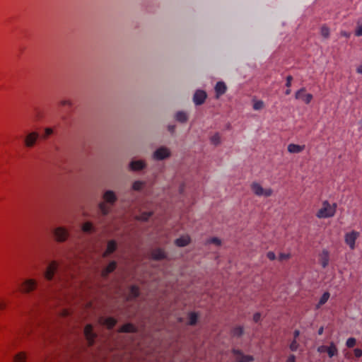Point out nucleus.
Listing matches in <instances>:
<instances>
[{"label": "nucleus", "instance_id": "f257e3e1", "mask_svg": "<svg viewBox=\"0 0 362 362\" xmlns=\"http://www.w3.org/2000/svg\"><path fill=\"white\" fill-rule=\"evenodd\" d=\"M337 204H330L328 201L322 202V206L316 213L318 218H328L333 217L337 211Z\"/></svg>", "mask_w": 362, "mask_h": 362}, {"label": "nucleus", "instance_id": "f03ea898", "mask_svg": "<svg viewBox=\"0 0 362 362\" xmlns=\"http://www.w3.org/2000/svg\"><path fill=\"white\" fill-rule=\"evenodd\" d=\"M104 202L99 205V209L103 214H107L110 211V206L107 204H112L116 201V197L113 192L107 191L103 196Z\"/></svg>", "mask_w": 362, "mask_h": 362}, {"label": "nucleus", "instance_id": "7ed1b4c3", "mask_svg": "<svg viewBox=\"0 0 362 362\" xmlns=\"http://www.w3.org/2000/svg\"><path fill=\"white\" fill-rule=\"evenodd\" d=\"M37 286V282L34 279H26L20 285L19 289L23 294L30 293L34 291Z\"/></svg>", "mask_w": 362, "mask_h": 362}, {"label": "nucleus", "instance_id": "20e7f679", "mask_svg": "<svg viewBox=\"0 0 362 362\" xmlns=\"http://www.w3.org/2000/svg\"><path fill=\"white\" fill-rule=\"evenodd\" d=\"M360 233L356 230L347 232L344 235V242L349 247L350 250L356 248V241L359 238Z\"/></svg>", "mask_w": 362, "mask_h": 362}, {"label": "nucleus", "instance_id": "39448f33", "mask_svg": "<svg viewBox=\"0 0 362 362\" xmlns=\"http://www.w3.org/2000/svg\"><path fill=\"white\" fill-rule=\"evenodd\" d=\"M251 189H252V192L257 196H259V197L263 196V197H270L273 193V190L271 188L264 189L261 186V185H259L257 182H253L251 185Z\"/></svg>", "mask_w": 362, "mask_h": 362}, {"label": "nucleus", "instance_id": "423d86ee", "mask_svg": "<svg viewBox=\"0 0 362 362\" xmlns=\"http://www.w3.org/2000/svg\"><path fill=\"white\" fill-rule=\"evenodd\" d=\"M57 269H58L57 262L54 261V260L52 261L46 268V270H45V274H44L45 278L48 281H51L53 279Z\"/></svg>", "mask_w": 362, "mask_h": 362}, {"label": "nucleus", "instance_id": "0eeeda50", "mask_svg": "<svg viewBox=\"0 0 362 362\" xmlns=\"http://www.w3.org/2000/svg\"><path fill=\"white\" fill-rule=\"evenodd\" d=\"M295 97L297 100H303L305 104H309L313 98L312 94L306 93V90L304 88L298 90L296 93Z\"/></svg>", "mask_w": 362, "mask_h": 362}, {"label": "nucleus", "instance_id": "6e6552de", "mask_svg": "<svg viewBox=\"0 0 362 362\" xmlns=\"http://www.w3.org/2000/svg\"><path fill=\"white\" fill-rule=\"evenodd\" d=\"M38 134L35 132L29 133L24 140L25 146L28 148L33 147L38 139Z\"/></svg>", "mask_w": 362, "mask_h": 362}, {"label": "nucleus", "instance_id": "1a4fd4ad", "mask_svg": "<svg viewBox=\"0 0 362 362\" xmlns=\"http://www.w3.org/2000/svg\"><path fill=\"white\" fill-rule=\"evenodd\" d=\"M318 260L322 267L325 268L329 264V252L326 249L322 250V252L319 254Z\"/></svg>", "mask_w": 362, "mask_h": 362}, {"label": "nucleus", "instance_id": "9d476101", "mask_svg": "<svg viewBox=\"0 0 362 362\" xmlns=\"http://www.w3.org/2000/svg\"><path fill=\"white\" fill-rule=\"evenodd\" d=\"M206 98V93L204 90H198L195 92L193 101L197 105L203 104Z\"/></svg>", "mask_w": 362, "mask_h": 362}, {"label": "nucleus", "instance_id": "9b49d317", "mask_svg": "<svg viewBox=\"0 0 362 362\" xmlns=\"http://www.w3.org/2000/svg\"><path fill=\"white\" fill-rule=\"evenodd\" d=\"M54 235L57 241H64L68 236V232L62 227L57 228L54 231Z\"/></svg>", "mask_w": 362, "mask_h": 362}, {"label": "nucleus", "instance_id": "f8f14e48", "mask_svg": "<svg viewBox=\"0 0 362 362\" xmlns=\"http://www.w3.org/2000/svg\"><path fill=\"white\" fill-rule=\"evenodd\" d=\"M170 156V151L167 148L161 147L157 149L153 154V157L156 160H163Z\"/></svg>", "mask_w": 362, "mask_h": 362}, {"label": "nucleus", "instance_id": "ddd939ff", "mask_svg": "<svg viewBox=\"0 0 362 362\" xmlns=\"http://www.w3.org/2000/svg\"><path fill=\"white\" fill-rule=\"evenodd\" d=\"M84 334L90 345H92L94 342L95 335L93 332V326L91 325H87L84 328Z\"/></svg>", "mask_w": 362, "mask_h": 362}, {"label": "nucleus", "instance_id": "4468645a", "mask_svg": "<svg viewBox=\"0 0 362 362\" xmlns=\"http://www.w3.org/2000/svg\"><path fill=\"white\" fill-rule=\"evenodd\" d=\"M227 87L224 82L219 81L215 86L216 97L218 98L221 95H223L226 91Z\"/></svg>", "mask_w": 362, "mask_h": 362}, {"label": "nucleus", "instance_id": "2eb2a0df", "mask_svg": "<svg viewBox=\"0 0 362 362\" xmlns=\"http://www.w3.org/2000/svg\"><path fill=\"white\" fill-rule=\"evenodd\" d=\"M305 145H298L295 144H290L288 146V151L291 153H299L305 149Z\"/></svg>", "mask_w": 362, "mask_h": 362}, {"label": "nucleus", "instance_id": "dca6fc26", "mask_svg": "<svg viewBox=\"0 0 362 362\" xmlns=\"http://www.w3.org/2000/svg\"><path fill=\"white\" fill-rule=\"evenodd\" d=\"M100 322L106 326L108 329H112L117 323V320L113 317H101Z\"/></svg>", "mask_w": 362, "mask_h": 362}, {"label": "nucleus", "instance_id": "f3484780", "mask_svg": "<svg viewBox=\"0 0 362 362\" xmlns=\"http://www.w3.org/2000/svg\"><path fill=\"white\" fill-rule=\"evenodd\" d=\"M234 355L238 362H249L253 360L252 356H244L241 352L238 351H234Z\"/></svg>", "mask_w": 362, "mask_h": 362}, {"label": "nucleus", "instance_id": "a211bd4d", "mask_svg": "<svg viewBox=\"0 0 362 362\" xmlns=\"http://www.w3.org/2000/svg\"><path fill=\"white\" fill-rule=\"evenodd\" d=\"M117 249V243L115 240H110L107 243V249L103 254L104 257H107L115 252Z\"/></svg>", "mask_w": 362, "mask_h": 362}, {"label": "nucleus", "instance_id": "6ab92c4d", "mask_svg": "<svg viewBox=\"0 0 362 362\" xmlns=\"http://www.w3.org/2000/svg\"><path fill=\"white\" fill-rule=\"evenodd\" d=\"M151 257L153 259H162L165 257V252L161 249H156L151 252Z\"/></svg>", "mask_w": 362, "mask_h": 362}, {"label": "nucleus", "instance_id": "aec40b11", "mask_svg": "<svg viewBox=\"0 0 362 362\" xmlns=\"http://www.w3.org/2000/svg\"><path fill=\"white\" fill-rule=\"evenodd\" d=\"M116 262L115 261L110 262L108 265L103 270L102 275L103 276H107L110 273L112 272L116 269Z\"/></svg>", "mask_w": 362, "mask_h": 362}, {"label": "nucleus", "instance_id": "412c9836", "mask_svg": "<svg viewBox=\"0 0 362 362\" xmlns=\"http://www.w3.org/2000/svg\"><path fill=\"white\" fill-rule=\"evenodd\" d=\"M145 167V163L143 160H134L130 163V168L132 170H139Z\"/></svg>", "mask_w": 362, "mask_h": 362}, {"label": "nucleus", "instance_id": "4be33fe9", "mask_svg": "<svg viewBox=\"0 0 362 362\" xmlns=\"http://www.w3.org/2000/svg\"><path fill=\"white\" fill-rule=\"evenodd\" d=\"M190 238L188 235L182 236L175 240V244L179 247H184L189 244Z\"/></svg>", "mask_w": 362, "mask_h": 362}, {"label": "nucleus", "instance_id": "5701e85b", "mask_svg": "<svg viewBox=\"0 0 362 362\" xmlns=\"http://www.w3.org/2000/svg\"><path fill=\"white\" fill-rule=\"evenodd\" d=\"M119 332H136V327L131 323H127L123 325L119 329Z\"/></svg>", "mask_w": 362, "mask_h": 362}, {"label": "nucleus", "instance_id": "b1692460", "mask_svg": "<svg viewBox=\"0 0 362 362\" xmlns=\"http://www.w3.org/2000/svg\"><path fill=\"white\" fill-rule=\"evenodd\" d=\"M327 353L330 358L334 356L337 355L338 350H337V346H335V344L333 342H332L330 344V345L328 346Z\"/></svg>", "mask_w": 362, "mask_h": 362}, {"label": "nucleus", "instance_id": "393cba45", "mask_svg": "<svg viewBox=\"0 0 362 362\" xmlns=\"http://www.w3.org/2000/svg\"><path fill=\"white\" fill-rule=\"evenodd\" d=\"M330 296L329 292H325L323 295L321 296L318 304L317 305V308H320L322 305L327 302Z\"/></svg>", "mask_w": 362, "mask_h": 362}, {"label": "nucleus", "instance_id": "a878e982", "mask_svg": "<svg viewBox=\"0 0 362 362\" xmlns=\"http://www.w3.org/2000/svg\"><path fill=\"white\" fill-rule=\"evenodd\" d=\"M175 118L179 122H185L187 120V115L184 112H178L175 115Z\"/></svg>", "mask_w": 362, "mask_h": 362}, {"label": "nucleus", "instance_id": "bb28decb", "mask_svg": "<svg viewBox=\"0 0 362 362\" xmlns=\"http://www.w3.org/2000/svg\"><path fill=\"white\" fill-rule=\"evenodd\" d=\"M26 356L24 352H20L14 357V362H25Z\"/></svg>", "mask_w": 362, "mask_h": 362}, {"label": "nucleus", "instance_id": "cd10ccee", "mask_svg": "<svg viewBox=\"0 0 362 362\" xmlns=\"http://www.w3.org/2000/svg\"><path fill=\"white\" fill-rule=\"evenodd\" d=\"M329 28L327 25H322L320 28V34L325 38L329 36Z\"/></svg>", "mask_w": 362, "mask_h": 362}, {"label": "nucleus", "instance_id": "c85d7f7f", "mask_svg": "<svg viewBox=\"0 0 362 362\" xmlns=\"http://www.w3.org/2000/svg\"><path fill=\"white\" fill-rule=\"evenodd\" d=\"M130 291L129 295H130V296H131L132 298H136V297H137V296H139V288H138L137 286H131V288H130V291Z\"/></svg>", "mask_w": 362, "mask_h": 362}, {"label": "nucleus", "instance_id": "c756f323", "mask_svg": "<svg viewBox=\"0 0 362 362\" xmlns=\"http://www.w3.org/2000/svg\"><path fill=\"white\" fill-rule=\"evenodd\" d=\"M264 106V104L262 100H255L253 103V109L255 110H259L262 109Z\"/></svg>", "mask_w": 362, "mask_h": 362}, {"label": "nucleus", "instance_id": "7c9ffc66", "mask_svg": "<svg viewBox=\"0 0 362 362\" xmlns=\"http://www.w3.org/2000/svg\"><path fill=\"white\" fill-rule=\"evenodd\" d=\"M197 321V315L195 313H191L189 315V324L195 325Z\"/></svg>", "mask_w": 362, "mask_h": 362}, {"label": "nucleus", "instance_id": "2f4dec72", "mask_svg": "<svg viewBox=\"0 0 362 362\" xmlns=\"http://www.w3.org/2000/svg\"><path fill=\"white\" fill-rule=\"evenodd\" d=\"M211 142L214 145H218L221 142V136L218 134H215L211 137Z\"/></svg>", "mask_w": 362, "mask_h": 362}, {"label": "nucleus", "instance_id": "473e14b6", "mask_svg": "<svg viewBox=\"0 0 362 362\" xmlns=\"http://www.w3.org/2000/svg\"><path fill=\"white\" fill-rule=\"evenodd\" d=\"M93 225L90 222H86L83 224L82 229L84 232H90L93 230Z\"/></svg>", "mask_w": 362, "mask_h": 362}, {"label": "nucleus", "instance_id": "72a5a7b5", "mask_svg": "<svg viewBox=\"0 0 362 362\" xmlns=\"http://www.w3.org/2000/svg\"><path fill=\"white\" fill-rule=\"evenodd\" d=\"M356 340L354 337H350L347 339L346 345L348 348H352L356 345Z\"/></svg>", "mask_w": 362, "mask_h": 362}, {"label": "nucleus", "instance_id": "f704fd0d", "mask_svg": "<svg viewBox=\"0 0 362 362\" xmlns=\"http://www.w3.org/2000/svg\"><path fill=\"white\" fill-rule=\"evenodd\" d=\"M143 185H144V183L142 182L136 181L134 182V184L132 185V188L134 190H139L143 187Z\"/></svg>", "mask_w": 362, "mask_h": 362}, {"label": "nucleus", "instance_id": "c9c22d12", "mask_svg": "<svg viewBox=\"0 0 362 362\" xmlns=\"http://www.w3.org/2000/svg\"><path fill=\"white\" fill-rule=\"evenodd\" d=\"M151 216V213L150 212H145L141 214L138 218L142 221H146L149 218V217Z\"/></svg>", "mask_w": 362, "mask_h": 362}, {"label": "nucleus", "instance_id": "e433bc0d", "mask_svg": "<svg viewBox=\"0 0 362 362\" xmlns=\"http://www.w3.org/2000/svg\"><path fill=\"white\" fill-rule=\"evenodd\" d=\"M7 303L5 300L0 298V311H3L7 308Z\"/></svg>", "mask_w": 362, "mask_h": 362}, {"label": "nucleus", "instance_id": "4c0bfd02", "mask_svg": "<svg viewBox=\"0 0 362 362\" xmlns=\"http://www.w3.org/2000/svg\"><path fill=\"white\" fill-rule=\"evenodd\" d=\"M243 328L241 327H235L233 332L234 335L240 336L243 334Z\"/></svg>", "mask_w": 362, "mask_h": 362}, {"label": "nucleus", "instance_id": "58836bf2", "mask_svg": "<svg viewBox=\"0 0 362 362\" xmlns=\"http://www.w3.org/2000/svg\"><path fill=\"white\" fill-rule=\"evenodd\" d=\"M298 347V344L296 339H294L291 344H290V349L291 351H296Z\"/></svg>", "mask_w": 362, "mask_h": 362}, {"label": "nucleus", "instance_id": "ea45409f", "mask_svg": "<svg viewBox=\"0 0 362 362\" xmlns=\"http://www.w3.org/2000/svg\"><path fill=\"white\" fill-rule=\"evenodd\" d=\"M355 35L358 37L362 36V23L357 26L355 30Z\"/></svg>", "mask_w": 362, "mask_h": 362}, {"label": "nucleus", "instance_id": "a19ab883", "mask_svg": "<svg viewBox=\"0 0 362 362\" xmlns=\"http://www.w3.org/2000/svg\"><path fill=\"white\" fill-rule=\"evenodd\" d=\"M209 243L219 245L221 244V240L217 238H213L209 240Z\"/></svg>", "mask_w": 362, "mask_h": 362}, {"label": "nucleus", "instance_id": "79ce46f5", "mask_svg": "<svg viewBox=\"0 0 362 362\" xmlns=\"http://www.w3.org/2000/svg\"><path fill=\"white\" fill-rule=\"evenodd\" d=\"M293 81V77L291 76H288L286 77V86L287 88H290L291 86V82Z\"/></svg>", "mask_w": 362, "mask_h": 362}, {"label": "nucleus", "instance_id": "37998d69", "mask_svg": "<svg viewBox=\"0 0 362 362\" xmlns=\"http://www.w3.org/2000/svg\"><path fill=\"white\" fill-rule=\"evenodd\" d=\"M267 257L268 259H269L270 260H274L276 259V255L274 252H267Z\"/></svg>", "mask_w": 362, "mask_h": 362}, {"label": "nucleus", "instance_id": "c03bdc74", "mask_svg": "<svg viewBox=\"0 0 362 362\" xmlns=\"http://www.w3.org/2000/svg\"><path fill=\"white\" fill-rule=\"evenodd\" d=\"M354 355L356 358H360L362 356V350L361 349H354Z\"/></svg>", "mask_w": 362, "mask_h": 362}, {"label": "nucleus", "instance_id": "a18cd8bd", "mask_svg": "<svg viewBox=\"0 0 362 362\" xmlns=\"http://www.w3.org/2000/svg\"><path fill=\"white\" fill-rule=\"evenodd\" d=\"M60 105L62 106H65V105H68V106H71V100H63L60 102Z\"/></svg>", "mask_w": 362, "mask_h": 362}, {"label": "nucleus", "instance_id": "49530a36", "mask_svg": "<svg viewBox=\"0 0 362 362\" xmlns=\"http://www.w3.org/2000/svg\"><path fill=\"white\" fill-rule=\"evenodd\" d=\"M289 258H290V255L289 254L281 253L279 255V259L280 260L288 259Z\"/></svg>", "mask_w": 362, "mask_h": 362}, {"label": "nucleus", "instance_id": "de8ad7c7", "mask_svg": "<svg viewBox=\"0 0 362 362\" xmlns=\"http://www.w3.org/2000/svg\"><path fill=\"white\" fill-rule=\"evenodd\" d=\"M327 348H328V346H324V345L320 346L317 348V351L320 353L327 352Z\"/></svg>", "mask_w": 362, "mask_h": 362}, {"label": "nucleus", "instance_id": "09e8293b", "mask_svg": "<svg viewBox=\"0 0 362 362\" xmlns=\"http://www.w3.org/2000/svg\"><path fill=\"white\" fill-rule=\"evenodd\" d=\"M53 132V130L52 128H46L45 129V137H47L49 136V135H51Z\"/></svg>", "mask_w": 362, "mask_h": 362}, {"label": "nucleus", "instance_id": "8fccbe9b", "mask_svg": "<svg viewBox=\"0 0 362 362\" xmlns=\"http://www.w3.org/2000/svg\"><path fill=\"white\" fill-rule=\"evenodd\" d=\"M260 319V314L259 313H255L253 316V320L255 322H257Z\"/></svg>", "mask_w": 362, "mask_h": 362}, {"label": "nucleus", "instance_id": "3c124183", "mask_svg": "<svg viewBox=\"0 0 362 362\" xmlns=\"http://www.w3.org/2000/svg\"><path fill=\"white\" fill-rule=\"evenodd\" d=\"M296 358L293 355H291L286 360V362H295Z\"/></svg>", "mask_w": 362, "mask_h": 362}, {"label": "nucleus", "instance_id": "603ef678", "mask_svg": "<svg viewBox=\"0 0 362 362\" xmlns=\"http://www.w3.org/2000/svg\"><path fill=\"white\" fill-rule=\"evenodd\" d=\"M340 34L341 36L347 37V38L350 37V33H349L346 31H341Z\"/></svg>", "mask_w": 362, "mask_h": 362}, {"label": "nucleus", "instance_id": "864d4df0", "mask_svg": "<svg viewBox=\"0 0 362 362\" xmlns=\"http://www.w3.org/2000/svg\"><path fill=\"white\" fill-rule=\"evenodd\" d=\"M356 72L358 74H362V62L357 66Z\"/></svg>", "mask_w": 362, "mask_h": 362}, {"label": "nucleus", "instance_id": "5fc2aeb1", "mask_svg": "<svg viewBox=\"0 0 362 362\" xmlns=\"http://www.w3.org/2000/svg\"><path fill=\"white\" fill-rule=\"evenodd\" d=\"M299 334H300V332L298 330H296L294 332V338H295V339L299 336Z\"/></svg>", "mask_w": 362, "mask_h": 362}, {"label": "nucleus", "instance_id": "6e6d98bb", "mask_svg": "<svg viewBox=\"0 0 362 362\" xmlns=\"http://www.w3.org/2000/svg\"><path fill=\"white\" fill-rule=\"evenodd\" d=\"M323 331H324V328H323L322 327H321L318 329V334H320V335L322 334Z\"/></svg>", "mask_w": 362, "mask_h": 362}, {"label": "nucleus", "instance_id": "4d7b16f0", "mask_svg": "<svg viewBox=\"0 0 362 362\" xmlns=\"http://www.w3.org/2000/svg\"><path fill=\"white\" fill-rule=\"evenodd\" d=\"M290 93H291V89H290V88H288V89L285 92V94L289 95Z\"/></svg>", "mask_w": 362, "mask_h": 362}]
</instances>
